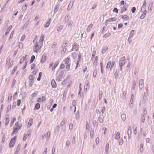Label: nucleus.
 I'll list each match as a JSON object with an SVG mask.
<instances>
[{"instance_id": "42", "label": "nucleus", "mask_w": 154, "mask_h": 154, "mask_svg": "<svg viewBox=\"0 0 154 154\" xmlns=\"http://www.w3.org/2000/svg\"><path fill=\"white\" fill-rule=\"evenodd\" d=\"M12 95L11 94H10L9 95L8 98V102H11L12 98Z\"/></svg>"}, {"instance_id": "14", "label": "nucleus", "mask_w": 154, "mask_h": 154, "mask_svg": "<svg viewBox=\"0 0 154 154\" xmlns=\"http://www.w3.org/2000/svg\"><path fill=\"white\" fill-rule=\"evenodd\" d=\"M33 122L32 119V118L30 119L29 120L28 125H27V127H30L32 125Z\"/></svg>"}, {"instance_id": "30", "label": "nucleus", "mask_w": 154, "mask_h": 154, "mask_svg": "<svg viewBox=\"0 0 154 154\" xmlns=\"http://www.w3.org/2000/svg\"><path fill=\"white\" fill-rule=\"evenodd\" d=\"M19 129H17L16 128H15L14 127V130L13 131V132L12 133V135L13 134H16L18 132Z\"/></svg>"}, {"instance_id": "2", "label": "nucleus", "mask_w": 154, "mask_h": 154, "mask_svg": "<svg viewBox=\"0 0 154 154\" xmlns=\"http://www.w3.org/2000/svg\"><path fill=\"white\" fill-rule=\"evenodd\" d=\"M63 72H57L56 74V80L58 81H61L62 80L61 77L63 76Z\"/></svg>"}, {"instance_id": "38", "label": "nucleus", "mask_w": 154, "mask_h": 154, "mask_svg": "<svg viewBox=\"0 0 154 154\" xmlns=\"http://www.w3.org/2000/svg\"><path fill=\"white\" fill-rule=\"evenodd\" d=\"M134 30H132L130 32V35H129V37H132L133 36L134 34Z\"/></svg>"}, {"instance_id": "46", "label": "nucleus", "mask_w": 154, "mask_h": 154, "mask_svg": "<svg viewBox=\"0 0 154 154\" xmlns=\"http://www.w3.org/2000/svg\"><path fill=\"white\" fill-rule=\"evenodd\" d=\"M127 10V8L125 7V6H123V7L122 8L121 10V12L122 13L123 12L126 11Z\"/></svg>"}, {"instance_id": "40", "label": "nucleus", "mask_w": 154, "mask_h": 154, "mask_svg": "<svg viewBox=\"0 0 154 154\" xmlns=\"http://www.w3.org/2000/svg\"><path fill=\"white\" fill-rule=\"evenodd\" d=\"M35 56L34 55H32V56L31 57V58L30 60V63H32L33 61L35 59Z\"/></svg>"}, {"instance_id": "31", "label": "nucleus", "mask_w": 154, "mask_h": 154, "mask_svg": "<svg viewBox=\"0 0 154 154\" xmlns=\"http://www.w3.org/2000/svg\"><path fill=\"white\" fill-rule=\"evenodd\" d=\"M108 48L107 47H105L103 48L102 51V53L104 54L106 51L107 50Z\"/></svg>"}, {"instance_id": "43", "label": "nucleus", "mask_w": 154, "mask_h": 154, "mask_svg": "<svg viewBox=\"0 0 154 154\" xmlns=\"http://www.w3.org/2000/svg\"><path fill=\"white\" fill-rule=\"evenodd\" d=\"M11 109V105H10L8 106L7 108V112H9Z\"/></svg>"}, {"instance_id": "12", "label": "nucleus", "mask_w": 154, "mask_h": 154, "mask_svg": "<svg viewBox=\"0 0 154 154\" xmlns=\"http://www.w3.org/2000/svg\"><path fill=\"white\" fill-rule=\"evenodd\" d=\"M74 2V1H72L71 2H70L68 6V8H67V10H70V9L71 8Z\"/></svg>"}, {"instance_id": "36", "label": "nucleus", "mask_w": 154, "mask_h": 154, "mask_svg": "<svg viewBox=\"0 0 154 154\" xmlns=\"http://www.w3.org/2000/svg\"><path fill=\"white\" fill-rule=\"evenodd\" d=\"M111 35V33H108L106 34H105L103 36V38H108Z\"/></svg>"}, {"instance_id": "27", "label": "nucleus", "mask_w": 154, "mask_h": 154, "mask_svg": "<svg viewBox=\"0 0 154 154\" xmlns=\"http://www.w3.org/2000/svg\"><path fill=\"white\" fill-rule=\"evenodd\" d=\"M70 17V15L69 14H67L65 18V22L66 23L67 22L69 19Z\"/></svg>"}, {"instance_id": "62", "label": "nucleus", "mask_w": 154, "mask_h": 154, "mask_svg": "<svg viewBox=\"0 0 154 154\" xmlns=\"http://www.w3.org/2000/svg\"><path fill=\"white\" fill-rule=\"evenodd\" d=\"M70 144V141L69 140L67 141L66 143V147H68L69 146Z\"/></svg>"}, {"instance_id": "58", "label": "nucleus", "mask_w": 154, "mask_h": 154, "mask_svg": "<svg viewBox=\"0 0 154 154\" xmlns=\"http://www.w3.org/2000/svg\"><path fill=\"white\" fill-rule=\"evenodd\" d=\"M16 82V80L15 79H14L13 80V82L12 83L11 85V87L12 88H13V87H14V86Z\"/></svg>"}, {"instance_id": "18", "label": "nucleus", "mask_w": 154, "mask_h": 154, "mask_svg": "<svg viewBox=\"0 0 154 154\" xmlns=\"http://www.w3.org/2000/svg\"><path fill=\"white\" fill-rule=\"evenodd\" d=\"M93 26L92 24L91 23L88 26V28L86 30L88 32H89L91 30Z\"/></svg>"}, {"instance_id": "25", "label": "nucleus", "mask_w": 154, "mask_h": 154, "mask_svg": "<svg viewBox=\"0 0 154 154\" xmlns=\"http://www.w3.org/2000/svg\"><path fill=\"white\" fill-rule=\"evenodd\" d=\"M122 19L124 20H127L129 19V17L126 15H124L122 17Z\"/></svg>"}, {"instance_id": "64", "label": "nucleus", "mask_w": 154, "mask_h": 154, "mask_svg": "<svg viewBox=\"0 0 154 154\" xmlns=\"http://www.w3.org/2000/svg\"><path fill=\"white\" fill-rule=\"evenodd\" d=\"M55 148L54 147H53L52 148V154H56V153H55Z\"/></svg>"}, {"instance_id": "59", "label": "nucleus", "mask_w": 154, "mask_h": 154, "mask_svg": "<svg viewBox=\"0 0 154 154\" xmlns=\"http://www.w3.org/2000/svg\"><path fill=\"white\" fill-rule=\"evenodd\" d=\"M93 123L94 127H97L98 126V124L96 121H94Z\"/></svg>"}, {"instance_id": "50", "label": "nucleus", "mask_w": 154, "mask_h": 154, "mask_svg": "<svg viewBox=\"0 0 154 154\" xmlns=\"http://www.w3.org/2000/svg\"><path fill=\"white\" fill-rule=\"evenodd\" d=\"M67 79H64L62 82L61 84L62 85H66L67 84Z\"/></svg>"}, {"instance_id": "22", "label": "nucleus", "mask_w": 154, "mask_h": 154, "mask_svg": "<svg viewBox=\"0 0 154 154\" xmlns=\"http://www.w3.org/2000/svg\"><path fill=\"white\" fill-rule=\"evenodd\" d=\"M117 18L116 17H113L112 18H109L107 20V21L108 22H112L113 21H115L116 20Z\"/></svg>"}, {"instance_id": "37", "label": "nucleus", "mask_w": 154, "mask_h": 154, "mask_svg": "<svg viewBox=\"0 0 154 154\" xmlns=\"http://www.w3.org/2000/svg\"><path fill=\"white\" fill-rule=\"evenodd\" d=\"M59 7V6L58 5H57L55 6V7L54 8V13H56L58 10V8Z\"/></svg>"}, {"instance_id": "56", "label": "nucleus", "mask_w": 154, "mask_h": 154, "mask_svg": "<svg viewBox=\"0 0 154 154\" xmlns=\"http://www.w3.org/2000/svg\"><path fill=\"white\" fill-rule=\"evenodd\" d=\"M65 119H63V121L61 122L60 125L61 126H63L65 124Z\"/></svg>"}, {"instance_id": "41", "label": "nucleus", "mask_w": 154, "mask_h": 154, "mask_svg": "<svg viewBox=\"0 0 154 154\" xmlns=\"http://www.w3.org/2000/svg\"><path fill=\"white\" fill-rule=\"evenodd\" d=\"M141 122H142L144 123V121L145 120V119H144V115L143 114H142L141 115Z\"/></svg>"}, {"instance_id": "33", "label": "nucleus", "mask_w": 154, "mask_h": 154, "mask_svg": "<svg viewBox=\"0 0 154 154\" xmlns=\"http://www.w3.org/2000/svg\"><path fill=\"white\" fill-rule=\"evenodd\" d=\"M86 85H85L84 86L85 89H87L89 87V82L88 81H86L85 82Z\"/></svg>"}, {"instance_id": "24", "label": "nucleus", "mask_w": 154, "mask_h": 154, "mask_svg": "<svg viewBox=\"0 0 154 154\" xmlns=\"http://www.w3.org/2000/svg\"><path fill=\"white\" fill-rule=\"evenodd\" d=\"M78 57H79V60H78L77 62V63H76V66L75 67V69H76L77 68V67L78 66V65L79 64V62L80 61V59L81 58V55L80 54H79L78 55Z\"/></svg>"}, {"instance_id": "17", "label": "nucleus", "mask_w": 154, "mask_h": 154, "mask_svg": "<svg viewBox=\"0 0 154 154\" xmlns=\"http://www.w3.org/2000/svg\"><path fill=\"white\" fill-rule=\"evenodd\" d=\"M20 147V145L19 144L18 145L17 149H16L15 154H17L19 152Z\"/></svg>"}, {"instance_id": "44", "label": "nucleus", "mask_w": 154, "mask_h": 154, "mask_svg": "<svg viewBox=\"0 0 154 154\" xmlns=\"http://www.w3.org/2000/svg\"><path fill=\"white\" fill-rule=\"evenodd\" d=\"M72 57L73 59H75L77 57V54L75 52H73L72 54Z\"/></svg>"}, {"instance_id": "8", "label": "nucleus", "mask_w": 154, "mask_h": 154, "mask_svg": "<svg viewBox=\"0 0 154 154\" xmlns=\"http://www.w3.org/2000/svg\"><path fill=\"white\" fill-rule=\"evenodd\" d=\"M44 34L42 35L40 39L39 40V45H41V46H42L43 42L44 40Z\"/></svg>"}, {"instance_id": "54", "label": "nucleus", "mask_w": 154, "mask_h": 154, "mask_svg": "<svg viewBox=\"0 0 154 154\" xmlns=\"http://www.w3.org/2000/svg\"><path fill=\"white\" fill-rule=\"evenodd\" d=\"M115 64V61H113L111 63V67L110 68V69H111L114 66Z\"/></svg>"}, {"instance_id": "7", "label": "nucleus", "mask_w": 154, "mask_h": 154, "mask_svg": "<svg viewBox=\"0 0 154 154\" xmlns=\"http://www.w3.org/2000/svg\"><path fill=\"white\" fill-rule=\"evenodd\" d=\"M125 57H123L121 58L120 61L119 65L123 66L125 63Z\"/></svg>"}, {"instance_id": "63", "label": "nucleus", "mask_w": 154, "mask_h": 154, "mask_svg": "<svg viewBox=\"0 0 154 154\" xmlns=\"http://www.w3.org/2000/svg\"><path fill=\"white\" fill-rule=\"evenodd\" d=\"M63 28V26L62 25H60V26H59L58 28H57V30L58 31H60V30H61Z\"/></svg>"}, {"instance_id": "55", "label": "nucleus", "mask_w": 154, "mask_h": 154, "mask_svg": "<svg viewBox=\"0 0 154 154\" xmlns=\"http://www.w3.org/2000/svg\"><path fill=\"white\" fill-rule=\"evenodd\" d=\"M27 8V5H24L22 7V9L23 11H25L26 10Z\"/></svg>"}, {"instance_id": "28", "label": "nucleus", "mask_w": 154, "mask_h": 154, "mask_svg": "<svg viewBox=\"0 0 154 154\" xmlns=\"http://www.w3.org/2000/svg\"><path fill=\"white\" fill-rule=\"evenodd\" d=\"M126 91H125L123 92L122 96V98L123 99H125L126 97Z\"/></svg>"}, {"instance_id": "52", "label": "nucleus", "mask_w": 154, "mask_h": 154, "mask_svg": "<svg viewBox=\"0 0 154 154\" xmlns=\"http://www.w3.org/2000/svg\"><path fill=\"white\" fill-rule=\"evenodd\" d=\"M134 99V94H131V100L130 101V104H132L133 102V99Z\"/></svg>"}, {"instance_id": "1", "label": "nucleus", "mask_w": 154, "mask_h": 154, "mask_svg": "<svg viewBox=\"0 0 154 154\" xmlns=\"http://www.w3.org/2000/svg\"><path fill=\"white\" fill-rule=\"evenodd\" d=\"M42 46L39 45L37 42L35 43L33 47V51L34 52L37 53L41 49Z\"/></svg>"}, {"instance_id": "6", "label": "nucleus", "mask_w": 154, "mask_h": 154, "mask_svg": "<svg viewBox=\"0 0 154 154\" xmlns=\"http://www.w3.org/2000/svg\"><path fill=\"white\" fill-rule=\"evenodd\" d=\"M139 88L140 90H141L144 87V84L143 80V79H141L139 81Z\"/></svg>"}, {"instance_id": "35", "label": "nucleus", "mask_w": 154, "mask_h": 154, "mask_svg": "<svg viewBox=\"0 0 154 154\" xmlns=\"http://www.w3.org/2000/svg\"><path fill=\"white\" fill-rule=\"evenodd\" d=\"M40 107V105L38 103H37L35 105V109H38Z\"/></svg>"}, {"instance_id": "23", "label": "nucleus", "mask_w": 154, "mask_h": 154, "mask_svg": "<svg viewBox=\"0 0 154 154\" xmlns=\"http://www.w3.org/2000/svg\"><path fill=\"white\" fill-rule=\"evenodd\" d=\"M120 133L119 131H118L116 135V136H115L116 139L119 140L120 138Z\"/></svg>"}, {"instance_id": "45", "label": "nucleus", "mask_w": 154, "mask_h": 154, "mask_svg": "<svg viewBox=\"0 0 154 154\" xmlns=\"http://www.w3.org/2000/svg\"><path fill=\"white\" fill-rule=\"evenodd\" d=\"M9 121H10V119L8 117L6 119L5 124V125L6 126H7L8 125V123H9Z\"/></svg>"}, {"instance_id": "5", "label": "nucleus", "mask_w": 154, "mask_h": 154, "mask_svg": "<svg viewBox=\"0 0 154 154\" xmlns=\"http://www.w3.org/2000/svg\"><path fill=\"white\" fill-rule=\"evenodd\" d=\"M46 100V98L44 96H43L42 98H39L37 99V102L41 103L45 102Z\"/></svg>"}, {"instance_id": "60", "label": "nucleus", "mask_w": 154, "mask_h": 154, "mask_svg": "<svg viewBox=\"0 0 154 154\" xmlns=\"http://www.w3.org/2000/svg\"><path fill=\"white\" fill-rule=\"evenodd\" d=\"M34 82V81L33 80H30L29 82V85L30 87L32 86V84Z\"/></svg>"}, {"instance_id": "21", "label": "nucleus", "mask_w": 154, "mask_h": 154, "mask_svg": "<svg viewBox=\"0 0 154 154\" xmlns=\"http://www.w3.org/2000/svg\"><path fill=\"white\" fill-rule=\"evenodd\" d=\"M14 128L19 129L21 128V126H20L19 125V122H16Z\"/></svg>"}, {"instance_id": "11", "label": "nucleus", "mask_w": 154, "mask_h": 154, "mask_svg": "<svg viewBox=\"0 0 154 154\" xmlns=\"http://www.w3.org/2000/svg\"><path fill=\"white\" fill-rule=\"evenodd\" d=\"M79 48V46L78 45L75 46H73L72 48L71 49V51L75 50V51H77Z\"/></svg>"}, {"instance_id": "4", "label": "nucleus", "mask_w": 154, "mask_h": 154, "mask_svg": "<svg viewBox=\"0 0 154 154\" xmlns=\"http://www.w3.org/2000/svg\"><path fill=\"white\" fill-rule=\"evenodd\" d=\"M16 138V136H15L11 139L9 143V147L10 148L14 146L15 143Z\"/></svg>"}, {"instance_id": "47", "label": "nucleus", "mask_w": 154, "mask_h": 154, "mask_svg": "<svg viewBox=\"0 0 154 154\" xmlns=\"http://www.w3.org/2000/svg\"><path fill=\"white\" fill-rule=\"evenodd\" d=\"M17 66H16L15 67H14V69L11 72V74L12 75H13L15 72L16 71L17 68Z\"/></svg>"}, {"instance_id": "10", "label": "nucleus", "mask_w": 154, "mask_h": 154, "mask_svg": "<svg viewBox=\"0 0 154 154\" xmlns=\"http://www.w3.org/2000/svg\"><path fill=\"white\" fill-rule=\"evenodd\" d=\"M51 84L52 87L53 88H55L57 87L56 83L54 79H52L51 81Z\"/></svg>"}, {"instance_id": "53", "label": "nucleus", "mask_w": 154, "mask_h": 154, "mask_svg": "<svg viewBox=\"0 0 154 154\" xmlns=\"http://www.w3.org/2000/svg\"><path fill=\"white\" fill-rule=\"evenodd\" d=\"M34 77L32 75H31L29 77V79L30 80H33Z\"/></svg>"}, {"instance_id": "26", "label": "nucleus", "mask_w": 154, "mask_h": 154, "mask_svg": "<svg viewBox=\"0 0 154 154\" xmlns=\"http://www.w3.org/2000/svg\"><path fill=\"white\" fill-rule=\"evenodd\" d=\"M131 126H129L128 127V135H131Z\"/></svg>"}, {"instance_id": "49", "label": "nucleus", "mask_w": 154, "mask_h": 154, "mask_svg": "<svg viewBox=\"0 0 154 154\" xmlns=\"http://www.w3.org/2000/svg\"><path fill=\"white\" fill-rule=\"evenodd\" d=\"M124 142V141L123 139L121 138V139L119 141V145H122L123 144Z\"/></svg>"}, {"instance_id": "20", "label": "nucleus", "mask_w": 154, "mask_h": 154, "mask_svg": "<svg viewBox=\"0 0 154 154\" xmlns=\"http://www.w3.org/2000/svg\"><path fill=\"white\" fill-rule=\"evenodd\" d=\"M146 2H144L142 6L141 7V12H142L144 10H145V8L146 7Z\"/></svg>"}, {"instance_id": "51", "label": "nucleus", "mask_w": 154, "mask_h": 154, "mask_svg": "<svg viewBox=\"0 0 154 154\" xmlns=\"http://www.w3.org/2000/svg\"><path fill=\"white\" fill-rule=\"evenodd\" d=\"M29 20L26 22L24 24L23 26V28H25L27 27V26L29 24Z\"/></svg>"}, {"instance_id": "13", "label": "nucleus", "mask_w": 154, "mask_h": 154, "mask_svg": "<svg viewBox=\"0 0 154 154\" xmlns=\"http://www.w3.org/2000/svg\"><path fill=\"white\" fill-rule=\"evenodd\" d=\"M51 22V18H50L48 22L46 23L44 25V26L45 28H47L48 27Z\"/></svg>"}, {"instance_id": "39", "label": "nucleus", "mask_w": 154, "mask_h": 154, "mask_svg": "<svg viewBox=\"0 0 154 154\" xmlns=\"http://www.w3.org/2000/svg\"><path fill=\"white\" fill-rule=\"evenodd\" d=\"M97 71L96 69L94 70L93 73V76L94 78H95L97 74Z\"/></svg>"}, {"instance_id": "9", "label": "nucleus", "mask_w": 154, "mask_h": 154, "mask_svg": "<svg viewBox=\"0 0 154 154\" xmlns=\"http://www.w3.org/2000/svg\"><path fill=\"white\" fill-rule=\"evenodd\" d=\"M147 99V94H146V93H144V95L143 97V100L142 101V102L145 103L146 102V101Z\"/></svg>"}, {"instance_id": "34", "label": "nucleus", "mask_w": 154, "mask_h": 154, "mask_svg": "<svg viewBox=\"0 0 154 154\" xmlns=\"http://www.w3.org/2000/svg\"><path fill=\"white\" fill-rule=\"evenodd\" d=\"M111 62L110 61H109L107 63L106 69H109L111 67Z\"/></svg>"}, {"instance_id": "61", "label": "nucleus", "mask_w": 154, "mask_h": 154, "mask_svg": "<svg viewBox=\"0 0 154 154\" xmlns=\"http://www.w3.org/2000/svg\"><path fill=\"white\" fill-rule=\"evenodd\" d=\"M68 44V42H66L64 43L62 45V47L64 48L66 47Z\"/></svg>"}, {"instance_id": "3", "label": "nucleus", "mask_w": 154, "mask_h": 154, "mask_svg": "<svg viewBox=\"0 0 154 154\" xmlns=\"http://www.w3.org/2000/svg\"><path fill=\"white\" fill-rule=\"evenodd\" d=\"M65 63L66 64V68L67 69H69L70 66V59L68 57H67L65 59Z\"/></svg>"}, {"instance_id": "57", "label": "nucleus", "mask_w": 154, "mask_h": 154, "mask_svg": "<svg viewBox=\"0 0 154 154\" xmlns=\"http://www.w3.org/2000/svg\"><path fill=\"white\" fill-rule=\"evenodd\" d=\"M18 47L20 48H22L23 47V44L21 42L19 43Z\"/></svg>"}, {"instance_id": "19", "label": "nucleus", "mask_w": 154, "mask_h": 154, "mask_svg": "<svg viewBox=\"0 0 154 154\" xmlns=\"http://www.w3.org/2000/svg\"><path fill=\"white\" fill-rule=\"evenodd\" d=\"M12 28V25H10L9 26L8 29L6 31V33L5 34L6 35H7L8 34V33H9L10 31V30Z\"/></svg>"}, {"instance_id": "29", "label": "nucleus", "mask_w": 154, "mask_h": 154, "mask_svg": "<svg viewBox=\"0 0 154 154\" xmlns=\"http://www.w3.org/2000/svg\"><path fill=\"white\" fill-rule=\"evenodd\" d=\"M121 118H122V120L123 122H124L125 121V120H126V115L125 114H122L121 115Z\"/></svg>"}, {"instance_id": "32", "label": "nucleus", "mask_w": 154, "mask_h": 154, "mask_svg": "<svg viewBox=\"0 0 154 154\" xmlns=\"http://www.w3.org/2000/svg\"><path fill=\"white\" fill-rule=\"evenodd\" d=\"M51 134V132L50 131H48L47 132V135H46V137H47V140H49L50 136Z\"/></svg>"}, {"instance_id": "16", "label": "nucleus", "mask_w": 154, "mask_h": 154, "mask_svg": "<svg viewBox=\"0 0 154 154\" xmlns=\"http://www.w3.org/2000/svg\"><path fill=\"white\" fill-rule=\"evenodd\" d=\"M46 56L45 55V54H43V55H42V60H41V63H43L45 60H46Z\"/></svg>"}, {"instance_id": "48", "label": "nucleus", "mask_w": 154, "mask_h": 154, "mask_svg": "<svg viewBox=\"0 0 154 154\" xmlns=\"http://www.w3.org/2000/svg\"><path fill=\"white\" fill-rule=\"evenodd\" d=\"M143 144L142 143L140 144V150L141 152H142L143 151Z\"/></svg>"}, {"instance_id": "15", "label": "nucleus", "mask_w": 154, "mask_h": 154, "mask_svg": "<svg viewBox=\"0 0 154 154\" xmlns=\"http://www.w3.org/2000/svg\"><path fill=\"white\" fill-rule=\"evenodd\" d=\"M58 64L59 63L58 61H56L55 63L54 66H53L52 68V71H54L55 69L58 65Z\"/></svg>"}]
</instances>
